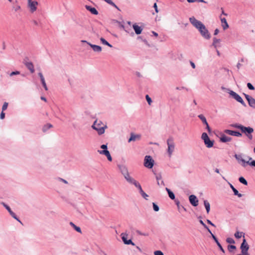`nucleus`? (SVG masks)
<instances>
[{"label": "nucleus", "mask_w": 255, "mask_h": 255, "mask_svg": "<svg viewBox=\"0 0 255 255\" xmlns=\"http://www.w3.org/2000/svg\"><path fill=\"white\" fill-rule=\"evenodd\" d=\"M154 160L152 157L149 155H146L144 157V165L148 168H151L153 166Z\"/></svg>", "instance_id": "0eeeda50"}, {"label": "nucleus", "mask_w": 255, "mask_h": 255, "mask_svg": "<svg viewBox=\"0 0 255 255\" xmlns=\"http://www.w3.org/2000/svg\"><path fill=\"white\" fill-rule=\"evenodd\" d=\"M118 167L121 172L124 175L125 178L129 175L127 167L125 165H118Z\"/></svg>", "instance_id": "9b49d317"}, {"label": "nucleus", "mask_w": 255, "mask_h": 255, "mask_svg": "<svg viewBox=\"0 0 255 255\" xmlns=\"http://www.w3.org/2000/svg\"><path fill=\"white\" fill-rule=\"evenodd\" d=\"M107 3L117 7L116 4L111 0H105Z\"/></svg>", "instance_id": "6e6d98bb"}, {"label": "nucleus", "mask_w": 255, "mask_h": 255, "mask_svg": "<svg viewBox=\"0 0 255 255\" xmlns=\"http://www.w3.org/2000/svg\"><path fill=\"white\" fill-rule=\"evenodd\" d=\"M249 105L251 107L255 109V99L254 98H252L250 101H249Z\"/></svg>", "instance_id": "7c9ffc66"}, {"label": "nucleus", "mask_w": 255, "mask_h": 255, "mask_svg": "<svg viewBox=\"0 0 255 255\" xmlns=\"http://www.w3.org/2000/svg\"><path fill=\"white\" fill-rule=\"evenodd\" d=\"M52 127V125L50 124H48L47 125H45L43 127L42 130L44 132L46 131L48 129L51 128Z\"/></svg>", "instance_id": "72a5a7b5"}, {"label": "nucleus", "mask_w": 255, "mask_h": 255, "mask_svg": "<svg viewBox=\"0 0 255 255\" xmlns=\"http://www.w3.org/2000/svg\"><path fill=\"white\" fill-rule=\"evenodd\" d=\"M201 138L204 140V143L207 147L211 148L214 145V140H211L206 132H203L201 135Z\"/></svg>", "instance_id": "39448f33"}, {"label": "nucleus", "mask_w": 255, "mask_h": 255, "mask_svg": "<svg viewBox=\"0 0 255 255\" xmlns=\"http://www.w3.org/2000/svg\"><path fill=\"white\" fill-rule=\"evenodd\" d=\"M167 144L168 145L167 152L169 156L170 157L175 148V143L172 137H169L167 139Z\"/></svg>", "instance_id": "20e7f679"}, {"label": "nucleus", "mask_w": 255, "mask_h": 255, "mask_svg": "<svg viewBox=\"0 0 255 255\" xmlns=\"http://www.w3.org/2000/svg\"><path fill=\"white\" fill-rule=\"evenodd\" d=\"M175 201L179 211H180V209L182 208L184 211H186V208L184 206L180 205L179 200H176Z\"/></svg>", "instance_id": "bb28decb"}, {"label": "nucleus", "mask_w": 255, "mask_h": 255, "mask_svg": "<svg viewBox=\"0 0 255 255\" xmlns=\"http://www.w3.org/2000/svg\"><path fill=\"white\" fill-rule=\"evenodd\" d=\"M248 158L249 159V160L247 162V163L250 165L255 167V160H252L251 162H250L251 160H252V158L251 157H248Z\"/></svg>", "instance_id": "473e14b6"}, {"label": "nucleus", "mask_w": 255, "mask_h": 255, "mask_svg": "<svg viewBox=\"0 0 255 255\" xmlns=\"http://www.w3.org/2000/svg\"><path fill=\"white\" fill-rule=\"evenodd\" d=\"M226 242L229 244H235V243L234 240L231 238H228L226 239Z\"/></svg>", "instance_id": "4c0bfd02"}, {"label": "nucleus", "mask_w": 255, "mask_h": 255, "mask_svg": "<svg viewBox=\"0 0 255 255\" xmlns=\"http://www.w3.org/2000/svg\"><path fill=\"white\" fill-rule=\"evenodd\" d=\"M239 180L242 184H243L245 185H248L247 181L243 177H240L239 179Z\"/></svg>", "instance_id": "f704fd0d"}, {"label": "nucleus", "mask_w": 255, "mask_h": 255, "mask_svg": "<svg viewBox=\"0 0 255 255\" xmlns=\"http://www.w3.org/2000/svg\"><path fill=\"white\" fill-rule=\"evenodd\" d=\"M221 21L222 23V27L224 30L227 29L229 27V25L227 23V20L225 18H221Z\"/></svg>", "instance_id": "4be33fe9"}, {"label": "nucleus", "mask_w": 255, "mask_h": 255, "mask_svg": "<svg viewBox=\"0 0 255 255\" xmlns=\"http://www.w3.org/2000/svg\"><path fill=\"white\" fill-rule=\"evenodd\" d=\"M135 187L138 188L139 192L142 190L141 186L140 184L139 183V182L136 185Z\"/></svg>", "instance_id": "4d7b16f0"}, {"label": "nucleus", "mask_w": 255, "mask_h": 255, "mask_svg": "<svg viewBox=\"0 0 255 255\" xmlns=\"http://www.w3.org/2000/svg\"><path fill=\"white\" fill-rule=\"evenodd\" d=\"M70 225L78 233H82L81 228L76 226L73 222H70Z\"/></svg>", "instance_id": "a878e982"}, {"label": "nucleus", "mask_w": 255, "mask_h": 255, "mask_svg": "<svg viewBox=\"0 0 255 255\" xmlns=\"http://www.w3.org/2000/svg\"><path fill=\"white\" fill-rule=\"evenodd\" d=\"M153 210L156 212L158 211L159 210V207L154 203H153Z\"/></svg>", "instance_id": "49530a36"}, {"label": "nucleus", "mask_w": 255, "mask_h": 255, "mask_svg": "<svg viewBox=\"0 0 255 255\" xmlns=\"http://www.w3.org/2000/svg\"><path fill=\"white\" fill-rule=\"evenodd\" d=\"M247 87L248 88L250 89V90H253L255 89V88L253 86V85L250 83H248L247 84Z\"/></svg>", "instance_id": "de8ad7c7"}, {"label": "nucleus", "mask_w": 255, "mask_h": 255, "mask_svg": "<svg viewBox=\"0 0 255 255\" xmlns=\"http://www.w3.org/2000/svg\"><path fill=\"white\" fill-rule=\"evenodd\" d=\"M86 8L87 10L90 11L92 14L97 15L98 13V11L94 7H92L89 5H86Z\"/></svg>", "instance_id": "5701e85b"}, {"label": "nucleus", "mask_w": 255, "mask_h": 255, "mask_svg": "<svg viewBox=\"0 0 255 255\" xmlns=\"http://www.w3.org/2000/svg\"><path fill=\"white\" fill-rule=\"evenodd\" d=\"M101 148L103 149L104 150H107V144H102L101 146Z\"/></svg>", "instance_id": "bf43d9fd"}, {"label": "nucleus", "mask_w": 255, "mask_h": 255, "mask_svg": "<svg viewBox=\"0 0 255 255\" xmlns=\"http://www.w3.org/2000/svg\"><path fill=\"white\" fill-rule=\"evenodd\" d=\"M59 180L60 181H61L62 182H63V183H65V184H67L68 183V182L66 180H65L64 179L60 178Z\"/></svg>", "instance_id": "338daca9"}, {"label": "nucleus", "mask_w": 255, "mask_h": 255, "mask_svg": "<svg viewBox=\"0 0 255 255\" xmlns=\"http://www.w3.org/2000/svg\"><path fill=\"white\" fill-rule=\"evenodd\" d=\"M162 178L161 175L160 174H157L156 175V179L157 180L158 185H160L159 180Z\"/></svg>", "instance_id": "a19ab883"}, {"label": "nucleus", "mask_w": 255, "mask_h": 255, "mask_svg": "<svg viewBox=\"0 0 255 255\" xmlns=\"http://www.w3.org/2000/svg\"><path fill=\"white\" fill-rule=\"evenodd\" d=\"M165 189L167 191V192H168V195H169V197H170V198L172 200H174L175 198L174 194L168 188H166Z\"/></svg>", "instance_id": "393cba45"}, {"label": "nucleus", "mask_w": 255, "mask_h": 255, "mask_svg": "<svg viewBox=\"0 0 255 255\" xmlns=\"http://www.w3.org/2000/svg\"><path fill=\"white\" fill-rule=\"evenodd\" d=\"M245 97H246V99H247V100L248 101V103L249 102V101H250V100H251L253 97H252L251 96L247 95V94H244Z\"/></svg>", "instance_id": "864d4df0"}, {"label": "nucleus", "mask_w": 255, "mask_h": 255, "mask_svg": "<svg viewBox=\"0 0 255 255\" xmlns=\"http://www.w3.org/2000/svg\"><path fill=\"white\" fill-rule=\"evenodd\" d=\"M235 157L238 161V162L241 164L243 167H245L246 166V164L247 161H246L243 158L242 154H237L235 155Z\"/></svg>", "instance_id": "9d476101"}, {"label": "nucleus", "mask_w": 255, "mask_h": 255, "mask_svg": "<svg viewBox=\"0 0 255 255\" xmlns=\"http://www.w3.org/2000/svg\"><path fill=\"white\" fill-rule=\"evenodd\" d=\"M100 41L103 44L107 45L110 47H112V45L111 44H110L107 40H106L104 38L101 37L100 38Z\"/></svg>", "instance_id": "c756f323"}, {"label": "nucleus", "mask_w": 255, "mask_h": 255, "mask_svg": "<svg viewBox=\"0 0 255 255\" xmlns=\"http://www.w3.org/2000/svg\"><path fill=\"white\" fill-rule=\"evenodd\" d=\"M240 249L241 250V254L240 255H250L248 252L249 246L246 242L245 239H244L243 242L241 245Z\"/></svg>", "instance_id": "423d86ee"}, {"label": "nucleus", "mask_w": 255, "mask_h": 255, "mask_svg": "<svg viewBox=\"0 0 255 255\" xmlns=\"http://www.w3.org/2000/svg\"><path fill=\"white\" fill-rule=\"evenodd\" d=\"M189 200L191 204L193 206H197L198 205V200L194 195H190L189 197Z\"/></svg>", "instance_id": "ddd939ff"}, {"label": "nucleus", "mask_w": 255, "mask_h": 255, "mask_svg": "<svg viewBox=\"0 0 255 255\" xmlns=\"http://www.w3.org/2000/svg\"><path fill=\"white\" fill-rule=\"evenodd\" d=\"M38 75H39V77L40 78V80H41V83H42V85L43 87H44V89L46 91H47L48 90V88L47 87V85H46V84L44 78L42 73H41V72L39 73H38Z\"/></svg>", "instance_id": "a211bd4d"}, {"label": "nucleus", "mask_w": 255, "mask_h": 255, "mask_svg": "<svg viewBox=\"0 0 255 255\" xmlns=\"http://www.w3.org/2000/svg\"><path fill=\"white\" fill-rule=\"evenodd\" d=\"M140 136L138 134H134L133 133H130V137L128 140V142H130L132 141H135L137 139H139Z\"/></svg>", "instance_id": "412c9836"}, {"label": "nucleus", "mask_w": 255, "mask_h": 255, "mask_svg": "<svg viewBox=\"0 0 255 255\" xmlns=\"http://www.w3.org/2000/svg\"><path fill=\"white\" fill-rule=\"evenodd\" d=\"M141 196L143 198H144L146 200H147V197H148V195L146 194L145 192Z\"/></svg>", "instance_id": "69168bd1"}, {"label": "nucleus", "mask_w": 255, "mask_h": 255, "mask_svg": "<svg viewBox=\"0 0 255 255\" xmlns=\"http://www.w3.org/2000/svg\"><path fill=\"white\" fill-rule=\"evenodd\" d=\"M243 235V237H244V235H245L244 233H243V232H240L238 231L235 234V237L237 239H240L242 237Z\"/></svg>", "instance_id": "2f4dec72"}, {"label": "nucleus", "mask_w": 255, "mask_h": 255, "mask_svg": "<svg viewBox=\"0 0 255 255\" xmlns=\"http://www.w3.org/2000/svg\"><path fill=\"white\" fill-rule=\"evenodd\" d=\"M199 222L204 227V228H205L207 231H208V229H209V228L206 226V225L203 222V221L202 220H199Z\"/></svg>", "instance_id": "8fccbe9b"}, {"label": "nucleus", "mask_w": 255, "mask_h": 255, "mask_svg": "<svg viewBox=\"0 0 255 255\" xmlns=\"http://www.w3.org/2000/svg\"><path fill=\"white\" fill-rule=\"evenodd\" d=\"M233 191L235 195H236L239 192L238 191L236 188L233 189Z\"/></svg>", "instance_id": "774afa93"}, {"label": "nucleus", "mask_w": 255, "mask_h": 255, "mask_svg": "<svg viewBox=\"0 0 255 255\" xmlns=\"http://www.w3.org/2000/svg\"><path fill=\"white\" fill-rule=\"evenodd\" d=\"M38 5V3L36 0L27 2V6L29 8V10L31 13H33L37 10V6Z\"/></svg>", "instance_id": "1a4fd4ad"}, {"label": "nucleus", "mask_w": 255, "mask_h": 255, "mask_svg": "<svg viewBox=\"0 0 255 255\" xmlns=\"http://www.w3.org/2000/svg\"><path fill=\"white\" fill-rule=\"evenodd\" d=\"M1 204L5 207V208L8 211L9 213H10V212L12 211L11 209L10 208V207L7 205H6V204H5L3 202H2Z\"/></svg>", "instance_id": "ea45409f"}, {"label": "nucleus", "mask_w": 255, "mask_h": 255, "mask_svg": "<svg viewBox=\"0 0 255 255\" xmlns=\"http://www.w3.org/2000/svg\"><path fill=\"white\" fill-rule=\"evenodd\" d=\"M206 125V129H207L208 131L209 132H211V128H210V127H209V126L208 124H206V125Z\"/></svg>", "instance_id": "052dcab7"}, {"label": "nucleus", "mask_w": 255, "mask_h": 255, "mask_svg": "<svg viewBox=\"0 0 255 255\" xmlns=\"http://www.w3.org/2000/svg\"><path fill=\"white\" fill-rule=\"evenodd\" d=\"M10 215L15 219H16L17 221H18L19 222H20V223H21V221L19 220V219L17 217L16 215H15V214L12 211L11 212H10Z\"/></svg>", "instance_id": "e433bc0d"}, {"label": "nucleus", "mask_w": 255, "mask_h": 255, "mask_svg": "<svg viewBox=\"0 0 255 255\" xmlns=\"http://www.w3.org/2000/svg\"><path fill=\"white\" fill-rule=\"evenodd\" d=\"M232 138L226 135L225 134H222L220 137V140L222 142H228L231 141Z\"/></svg>", "instance_id": "f3484780"}, {"label": "nucleus", "mask_w": 255, "mask_h": 255, "mask_svg": "<svg viewBox=\"0 0 255 255\" xmlns=\"http://www.w3.org/2000/svg\"><path fill=\"white\" fill-rule=\"evenodd\" d=\"M229 93L234 99H235L238 102L240 103L243 106L245 107L246 106L245 103L244 102L243 99L239 95H238L233 91L231 90L230 91Z\"/></svg>", "instance_id": "6e6552de"}, {"label": "nucleus", "mask_w": 255, "mask_h": 255, "mask_svg": "<svg viewBox=\"0 0 255 255\" xmlns=\"http://www.w3.org/2000/svg\"><path fill=\"white\" fill-rule=\"evenodd\" d=\"M12 8L15 11H17L20 9L21 7L19 5H15L13 6Z\"/></svg>", "instance_id": "79ce46f5"}, {"label": "nucleus", "mask_w": 255, "mask_h": 255, "mask_svg": "<svg viewBox=\"0 0 255 255\" xmlns=\"http://www.w3.org/2000/svg\"><path fill=\"white\" fill-rule=\"evenodd\" d=\"M204 204L205 207L206 208L207 213H209L210 210V204L209 202L207 200H204Z\"/></svg>", "instance_id": "b1692460"}, {"label": "nucleus", "mask_w": 255, "mask_h": 255, "mask_svg": "<svg viewBox=\"0 0 255 255\" xmlns=\"http://www.w3.org/2000/svg\"><path fill=\"white\" fill-rule=\"evenodd\" d=\"M153 7L154 8L155 11H156V13L158 12V10L157 5L156 3H154V4L153 5Z\"/></svg>", "instance_id": "13d9d810"}, {"label": "nucleus", "mask_w": 255, "mask_h": 255, "mask_svg": "<svg viewBox=\"0 0 255 255\" xmlns=\"http://www.w3.org/2000/svg\"><path fill=\"white\" fill-rule=\"evenodd\" d=\"M102 124V122L96 120L92 126L93 128L97 130L98 134L100 135L104 133L105 128L107 127L106 126H101Z\"/></svg>", "instance_id": "f03ea898"}, {"label": "nucleus", "mask_w": 255, "mask_h": 255, "mask_svg": "<svg viewBox=\"0 0 255 255\" xmlns=\"http://www.w3.org/2000/svg\"><path fill=\"white\" fill-rule=\"evenodd\" d=\"M207 222L209 224L211 225V226H212L213 227H215V225L210 220L207 219Z\"/></svg>", "instance_id": "0e129e2a"}, {"label": "nucleus", "mask_w": 255, "mask_h": 255, "mask_svg": "<svg viewBox=\"0 0 255 255\" xmlns=\"http://www.w3.org/2000/svg\"><path fill=\"white\" fill-rule=\"evenodd\" d=\"M208 232L211 234L212 238L215 241V242L218 240L217 238L214 235V234L212 233V232L209 229H208Z\"/></svg>", "instance_id": "37998d69"}, {"label": "nucleus", "mask_w": 255, "mask_h": 255, "mask_svg": "<svg viewBox=\"0 0 255 255\" xmlns=\"http://www.w3.org/2000/svg\"><path fill=\"white\" fill-rule=\"evenodd\" d=\"M154 254V255H164L163 253L160 251H155Z\"/></svg>", "instance_id": "5fc2aeb1"}, {"label": "nucleus", "mask_w": 255, "mask_h": 255, "mask_svg": "<svg viewBox=\"0 0 255 255\" xmlns=\"http://www.w3.org/2000/svg\"><path fill=\"white\" fill-rule=\"evenodd\" d=\"M232 126L234 128L240 129L241 130V127H242L243 125L238 124H235L232 125Z\"/></svg>", "instance_id": "58836bf2"}, {"label": "nucleus", "mask_w": 255, "mask_h": 255, "mask_svg": "<svg viewBox=\"0 0 255 255\" xmlns=\"http://www.w3.org/2000/svg\"><path fill=\"white\" fill-rule=\"evenodd\" d=\"M241 128V131L245 133L249 139L252 140L253 137L252 133L254 132V128L250 127H246L244 126H243Z\"/></svg>", "instance_id": "7ed1b4c3"}, {"label": "nucleus", "mask_w": 255, "mask_h": 255, "mask_svg": "<svg viewBox=\"0 0 255 255\" xmlns=\"http://www.w3.org/2000/svg\"><path fill=\"white\" fill-rule=\"evenodd\" d=\"M19 74H20V72L19 71H13V72H11L9 74V76H12L13 75H19Z\"/></svg>", "instance_id": "09e8293b"}, {"label": "nucleus", "mask_w": 255, "mask_h": 255, "mask_svg": "<svg viewBox=\"0 0 255 255\" xmlns=\"http://www.w3.org/2000/svg\"><path fill=\"white\" fill-rule=\"evenodd\" d=\"M126 180L130 184L134 185L135 186L138 183L136 180L131 177L129 175L125 178Z\"/></svg>", "instance_id": "dca6fc26"}, {"label": "nucleus", "mask_w": 255, "mask_h": 255, "mask_svg": "<svg viewBox=\"0 0 255 255\" xmlns=\"http://www.w3.org/2000/svg\"><path fill=\"white\" fill-rule=\"evenodd\" d=\"M88 44L93 49V51L96 52H101L102 51V47L100 46L88 43Z\"/></svg>", "instance_id": "2eb2a0df"}, {"label": "nucleus", "mask_w": 255, "mask_h": 255, "mask_svg": "<svg viewBox=\"0 0 255 255\" xmlns=\"http://www.w3.org/2000/svg\"><path fill=\"white\" fill-rule=\"evenodd\" d=\"M132 27L136 34L138 35L141 33L142 28L140 26L135 23L132 25Z\"/></svg>", "instance_id": "6ab92c4d"}, {"label": "nucleus", "mask_w": 255, "mask_h": 255, "mask_svg": "<svg viewBox=\"0 0 255 255\" xmlns=\"http://www.w3.org/2000/svg\"><path fill=\"white\" fill-rule=\"evenodd\" d=\"M125 244L126 245H132V246H134V244L132 242L131 240H127Z\"/></svg>", "instance_id": "603ef678"}, {"label": "nucleus", "mask_w": 255, "mask_h": 255, "mask_svg": "<svg viewBox=\"0 0 255 255\" xmlns=\"http://www.w3.org/2000/svg\"><path fill=\"white\" fill-rule=\"evenodd\" d=\"M121 237H122V240L124 242V244H125V243L126 242V241H127L128 240L127 239V237L128 236V234L127 233H122L121 234Z\"/></svg>", "instance_id": "c9c22d12"}, {"label": "nucleus", "mask_w": 255, "mask_h": 255, "mask_svg": "<svg viewBox=\"0 0 255 255\" xmlns=\"http://www.w3.org/2000/svg\"><path fill=\"white\" fill-rule=\"evenodd\" d=\"M219 249L220 250V251L223 252V253H225V250L223 248L222 246H221V245L220 244L219 246H218Z\"/></svg>", "instance_id": "e2e57ef3"}, {"label": "nucleus", "mask_w": 255, "mask_h": 255, "mask_svg": "<svg viewBox=\"0 0 255 255\" xmlns=\"http://www.w3.org/2000/svg\"><path fill=\"white\" fill-rule=\"evenodd\" d=\"M145 98H146V100L148 103V104L149 105H150L151 103H152V100L149 97V96L148 95H146V96H145Z\"/></svg>", "instance_id": "c03bdc74"}, {"label": "nucleus", "mask_w": 255, "mask_h": 255, "mask_svg": "<svg viewBox=\"0 0 255 255\" xmlns=\"http://www.w3.org/2000/svg\"><path fill=\"white\" fill-rule=\"evenodd\" d=\"M98 152L100 154L105 155L107 157V159L109 161H112V157L109 150H98Z\"/></svg>", "instance_id": "f8f14e48"}, {"label": "nucleus", "mask_w": 255, "mask_h": 255, "mask_svg": "<svg viewBox=\"0 0 255 255\" xmlns=\"http://www.w3.org/2000/svg\"><path fill=\"white\" fill-rule=\"evenodd\" d=\"M5 117V114L3 113V112L2 111L0 115V118L1 119H3Z\"/></svg>", "instance_id": "680f3d73"}, {"label": "nucleus", "mask_w": 255, "mask_h": 255, "mask_svg": "<svg viewBox=\"0 0 255 255\" xmlns=\"http://www.w3.org/2000/svg\"><path fill=\"white\" fill-rule=\"evenodd\" d=\"M236 249V247L234 245H229L228 246V249L229 252H232V250H235Z\"/></svg>", "instance_id": "a18cd8bd"}, {"label": "nucleus", "mask_w": 255, "mask_h": 255, "mask_svg": "<svg viewBox=\"0 0 255 255\" xmlns=\"http://www.w3.org/2000/svg\"><path fill=\"white\" fill-rule=\"evenodd\" d=\"M221 41V40L220 39H217L215 37H214L213 38V46L215 47V48H217V47L218 46L217 45V44L218 43H219Z\"/></svg>", "instance_id": "c85d7f7f"}, {"label": "nucleus", "mask_w": 255, "mask_h": 255, "mask_svg": "<svg viewBox=\"0 0 255 255\" xmlns=\"http://www.w3.org/2000/svg\"><path fill=\"white\" fill-rule=\"evenodd\" d=\"M7 106H8V103L6 102L4 103V104L2 107V111H3L7 109Z\"/></svg>", "instance_id": "3c124183"}, {"label": "nucleus", "mask_w": 255, "mask_h": 255, "mask_svg": "<svg viewBox=\"0 0 255 255\" xmlns=\"http://www.w3.org/2000/svg\"><path fill=\"white\" fill-rule=\"evenodd\" d=\"M198 117L202 121L203 124L205 125L208 124L206 119L203 115L200 114L198 116Z\"/></svg>", "instance_id": "cd10ccee"}, {"label": "nucleus", "mask_w": 255, "mask_h": 255, "mask_svg": "<svg viewBox=\"0 0 255 255\" xmlns=\"http://www.w3.org/2000/svg\"><path fill=\"white\" fill-rule=\"evenodd\" d=\"M190 22L200 31L202 36L205 39L210 38V34L205 26L200 21L196 19L194 17L189 18Z\"/></svg>", "instance_id": "f257e3e1"}, {"label": "nucleus", "mask_w": 255, "mask_h": 255, "mask_svg": "<svg viewBox=\"0 0 255 255\" xmlns=\"http://www.w3.org/2000/svg\"><path fill=\"white\" fill-rule=\"evenodd\" d=\"M24 64H25V65L26 66V67H27V68L30 70V71L31 73H34V66L32 62H25Z\"/></svg>", "instance_id": "aec40b11"}, {"label": "nucleus", "mask_w": 255, "mask_h": 255, "mask_svg": "<svg viewBox=\"0 0 255 255\" xmlns=\"http://www.w3.org/2000/svg\"><path fill=\"white\" fill-rule=\"evenodd\" d=\"M224 132L226 134L237 137H240L242 136V133H241L239 131H234L230 129H226L224 130Z\"/></svg>", "instance_id": "4468645a"}]
</instances>
